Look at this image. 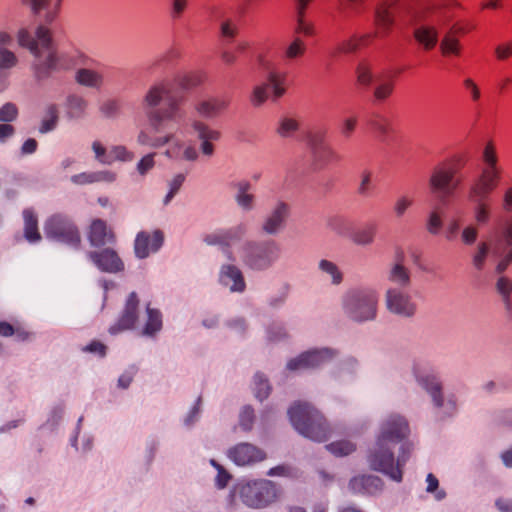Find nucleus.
I'll list each match as a JSON object with an SVG mask.
<instances>
[{
  "instance_id": "15",
  "label": "nucleus",
  "mask_w": 512,
  "mask_h": 512,
  "mask_svg": "<svg viewBox=\"0 0 512 512\" xmlns=\"http://www.w3.org/2000/svg\"><path fill=\"white\" fill-rule=\"evenodd\" d=\"M335 355L336 352L329 348L309 350L291 359L287 363V369L290 371H298L317 368L330 361Z\"/></svg>"
},
{
  "instance_id": "44",
  "label": "nucleus",
  "mask_w": 512,
  "mask_h": 512,
  "mask_svg": "<svg viewBox=\"0 0 512 512\" xmlns=\"http://www.w3.org/2000/svg\"><path fill=\"white\" fill-rule=\"evenodd\" d=\"M496 290L502 298L505 309L510 311L512 309V302L510 295L512 293V280L508 277L501 276L496 281Z\"/></svg>"
},
{
  "instance_id": "60",
  "label": "nucleus",
  "mask_w": 512,
  "mask_h": 512,
  "mask_svg": "<svg viewBox=\"0 0 512 512\" xmlns=\"http://www.w3.org/2000/svg\"><path fill=\"white\" fill-rule=\"evenodd\" d=\"M210 464L217 470V476L215 478L216 486L219 489L225 488L231 479V475L216 460L211 459Z\"/></svg>"
},
{
  "instance_id": "56",
  "label": "nucleus",
  "mask_w": 512,
  "mask_h": 512,
  "mask_svg": "<svg viewBox=\"0 0 512 512\" xmlns=\"http://www.w3.org/2000/svg\"><path fill=\"white\" fill-rule=\"evenodd\" d=\"M357 81L364 87H369L374 81V75L369 65L360 63L356 69Z\"/></svg>"
},
{
  "instance_id": "43",
  "label": "nucleus",
  "mask_w": 512,
  "mask_h": 512,
  "mask_svg": "<svg viewBox=\"0 0 512 512\" xmlns=\"http://www.w3.org/2000/svg\"><path fill=\"white\" fill-rule=\"evenodd\" d=\"M99 112L105 119H116L122 113V102L115 98L106 99L101 103Z\"/></svg>"
},
{
  "instance_id": "53",
  "label": "nucleus",
  "mask_w": 512,
  "mask_h": 512,
  "mask_svg": "<svg viewBox=\"0 0 512 512\" xmlns=\"http://www.w3.org/2000/svg\"><path fill=\"white\" fill-rule=\"evenodd\" d=\"M414 204L412 196L407 194L400 195L393 204V213L397 219L402 218L409 208Z\"/></svg>"
},
{
  "instance_id": "37",
  "label": "nucleus",
  "mask_w": 512,
  "mask_h": 512,
  "mask_svg": "<svg viewBox=\"0 0 512 512\" xmlns=\"http://www.w3.org/2000/svg\"><path fill=\"white\" fill-rule=\"evenodd\" d=\"M394 81L389 77H379L375 79V87L373 90L374 100L383 102L387 100L393 93Z\"/></svg>"
},
{
  "instance_id": "26",
  "label": "nucleus",
  "mask_w": 512,
  "mask_h": 512,
  "mask_svg": "<svg viewBox=\"0 0 512 512\" xmlns=\"http://www.w3.org/2000/svg\"><path fill=\"white\" fill-rule=\"evenodd\" d=\"M383 486L382 479L374 475L357 476L349 482V489L354 494L375 495L382 491Z\"/></svg>"
},
{
  "instance_id": "21",
  "label": "nucleus",
  "mask_w": 512,
  "mask_h": 512,
  "mask_svg": "<svg viewBox=\"0 0 512 512\" xmlns=\"http://www.w3.org/2000/svg\"><path fill=\"white\" fill-rule=\"evenodd\" d=\"M88 258L102 272L117 273L124 269V264L117 252L110 248L100 251H91Z\"/></svg>"
},
{
  "instance_id": "52",
  "label": "nucleus",
  "mask_w": 512,
  "mask_h": 512,
  "mask_svg": "<svg viewBox=\"0 0 512 512\" xmlns=\"http://www.w3.org/2000/svg\"><path fill=\"white\" fill-rule=\"evenodd\" d=\"M254 392L255 397L260 401L266 399L271 391L268 379L261 373H256L254 376Z\"/></svg>"
},
{
  "instance_id": "1",
  "label": "nucleus",
  "mask_w": 512,
  "mask_h": 512,
  "mask_svg": "<svg viewBox=\"0 0 512 512\" xmlns=\"http://www.w3.org/2000/svg\"><path fill=\"white\" fill-rule=\"evenodd\" d=\"M185 101V96L173 92L166 81L151 85L143 96L142 105L152 131L158 135L152 136L146 130H141L137 135V143L153 149L167 145L172 136L161 134L167 127L165 122L178 123L184 118L182 106Z\"/></svg>"
},
{
  "instance_id": "20",
  "label": "nucleus",
  "mask_w": 512,
  "mask_h": 512,
  "mask_svg": "<svg viewBox=\"0 0 512 512\" xmlns=\"http://www.w3.org/2000/svg\"><path fill=\"white\" fill-rule=\"evenodd\" d=\"M138 304L139 300L137 294L135 292H131L126 300L124 310L118 321L109 328V333L111 335H116L134 327L138 319Z\"/></svg>"
},
{
  "instance_id": "19",
  "label": "nucleus",
  "mask_w": 512,
  "mask_h": 512,
  "mask_svg": "<svg viewBox=\"0 0 512 512\" xmlns=\"http://www.w3.org/2000/svg\"><path fill=\"white\" fill-rule=\"evenodd\" d=\"M228 457L238 466H247L263 461L266 454L255 445L239 443L229 449Z\"/></svg>"
},
{
  "instance_id": "5",
  "label": "nucleus",
  "mask_w": 512,
  "mask_h": 512,
  "mask_svg": "<svg viewBox=\"0 0 512 512\" xmlns=\"http://www.w3.org/2000/svg\"><path fill=\"white\" fill-rule=\"evenodd\" d=\"M293 427L304 437L316 442L328 439L329 428L322 414L307 402H295L288 409Z\"/></svg>"
},
{
  "instance_id": "35",
  "label": "nucleus",
  "mask_w": 512,
  "mask_h": 512,
  "mask_svg": "<svg viewBox=\"0 0 512 512\" xmlns=\"http://www.w3.org/2000/svg\"><path fill=\"white\" fill-rule=\"evenodd\" d=\"M299 129L300 123L296 117L283 115L279 118L275 131L281 138H292Z\"/></svg>"
},
{
  "instance_id": "57",
  "label": "nucleus",
  "mask_w": 512,
  "mask_h": 512,
  "mask_svg": "<svg viewBox=\"0 0 512 512\" xmlns=\"http://www.w3.org/2000/svg\"><path fill=\"white\" fill-rule=\"evenodd\" d=\"M203 76L199 73L185 74L177 79V84L184 90L192 89L202 83Z\"/></svg>"
},
{
  "instance_id": "58",
  "label": "nucleus",
  "mask_w": 512,
  "mask_h": 512,
  "mask_svg": "<svg viewBox=\"0 0 512 512\" xmlns=\"http://www.w3.org/2000/svg\"><path fill=\"white\" fill-rule=\"evenodd\" d=\"M269 97L268 84H260L254 87L250 101L253 106H261Z\"/></svg>"
},
{
  "instance_id": "29",
  "label": "nucleus",
  "mask_w": 512,
  "mask_h": 512,
  "mask_svg": "<svg viewBox=\"0 0 512 512\" xmlns=\"http://www.w3.org/2000/svg\"><path fill=\"white\" fill-rule=\"evenodd\" d=\"M229 106V100L223 97H210L199 101L195 110L204 118H215L225 111Z\"/></svg>"
},
{
  "instance_id": "22",
  "label": "nucleus",
  "mask_w": 512,
  "mask_h": 512,
  "mask_svg": "<svg viewBox=\"0 0 512 512\" xmlns=\"http://www.w3.org/2000/svg\"><path fill=\"white\" fill-rule=\"evenodd\" d=\"M443 30V37L440 41V51L443 56H459L461 53V43L459 36L464 34V28L457 23L447 22Z\"/></svg>"
},
{
  "instance_id": "50",
  "label": "nucleus",
  "mask_w": 512,
  "mask_h": 512,
  "mask_svg": "<svg viewBox=\"0 0 512 512\" xmlns=\"http://www.w3.org/2000/svg\"><path fill=\"white\" fill-rule=\"evenodd\" d=\"M325 448L335 456H347L356 450V445L348 440L332 442Z\"/></svg>"
},
{
  "instance_id": "55",
  "label": "nucleus",
  "mask_w": 512,
  "mask_h": 512,
  "mask_svg": "<svg viewBox=\"0 0 512 512\" xmlns=\"http://www.w3.org/2000/svg\"><path fill=\"white\" fill-rule=\"evenodd\" d=\"M443 226L441 213L438 209H433L429 212L426 221V230L431 235H438Z\"/></svg>"
},
{
  "instance_id": "8",
  "label": "nucleus",
  "mask_w": 512,
  "mask_h": 512,
  "mask_svg": "<svg viewBox=\"0 0 512 512\" xmlns=\"http://www.w3.org/2000/svg\"><path fill=\"white\" fill-rule=\"evenodd\" d=\"M44 233L50 240L79 248L81 235L78 227L70 217L64 214H54L44 223Z\"/></svg>"
},
{
  "instance_id": "31",
  "label": "nucleus",
  "mask_w": 512,
  "mask_h": 512,
  "mask_svg": "<svg viewBox=\"0 0 512 512\" xmlns=\"http://www.w3.org/2000/svg\"><path fill=\"white\" fill-rule=\"evenodd\" d=\"M387 279L389 282L397 285L396 288L405 289L411 285V272L402 263V259L393 263L388 272Z\"/></svg>"
},
{
  "instance_id": "41",
  "label": "nucleus",
  "mask_w": 512,
  "mask_h": 512,
  "mask_svg": "<svg viewBox=\"0 0 512 512\" xmlns=\"http://www.w3.org/2000/svg\"><path fill=\"white\" fill-rule=\"evenodd\" d=\"M67 113L70 118H81L88 107V102L82 96L70 95L67 97Z\"/></svg>"
},
{
  "instance_id": "14",
  "label": "nucleus",
  "mask_w": 512,
  "mask_h": 512,
  "mask_svg": "<svg viewBox=\"0 0 512 512\" xmlns=\"http://www.w3.org/2000/svg\"><path fill=\"white\" fill-rule=\"evenodd\" d=\"M248 226L241 222L229 228H223L206 235L204 241L208 245H219L225 248L229 260H234V256L229 248L240 242L247 234Z\"/></svg>"
},
{
  "instance_id": "3",
  "label": "nucleus",
  "mask_w": 512,
  "mask_h": 512,
  "mask_svg": "<svg viewBox=\"0 0 512 512\" xmlns=\"http://www.w3.org/2000/svg\"><path fill=\"white\" fill-rule=\"evenodd\" d=\"M18 42L20 46L28 48L34 56L32 70L38 81L46 80L54 72L66 67L65 56L58 52L51 31L45 24H40L37 27L35 36L25 30H20Z\"/></svg>"
},
{
  "instance_id": "64",
  "label": "nucleus",
  "mask_w": 512,
  "mask_h": 512,
  "mask_svg": "<svg viewBox=\"0 0 512 512\" xmlns=\"http://www.w3.org/2000/svg\"><path fill=\"white\" fill-rule=\"evenodd\" d=\"M357 125H358L357 116H350V117L343 119L341 126H340V134L345 139H350L352 134L356 130Z\"/></svg>"
},
{
  "instance_id": "49",
  "label": "nucleus",
  "mask_w": 512,
  "mask_h": 512,
  "mask_svg": "<svg viewBox=\"0 0 512 512\" xmlns=\"http://www.w3.org/2000/svg\"><path fill=\"white\" fill-rule=\"evenodd\" d=\"M327 130L325 128L314 129L307 135L310 151L329 145L327 142Z\"/></svg>"
},
{
  "instance_id": "48",
  "label": "nucleus",
  "mask_w": 512,
  "mask_h": 512,
  "mask_svg": "<svg viewBox=\"0 0 512 512\" xmlns=\"http://www.w3.org/2000/svg\"><path fill=\"white\" fill-rule=\"evenodd\" d=\"M193 130L197 133L198 138L203 140H219L221 133L217 130L211 129L207 124L200 120H195L192 123Z\"/></svg>"
},
{
  "instance_id": "45",
  "label": "nucleus",
  "mask_w": 512,
  "mask_h": 512,
  "mask_svg": "<svg viewBox=\"0 0 512 512\" xmlns=\"http://www.w3.org/2000/svg\"><path fill=\"white\" fill-rule=\"evenodd\" d=\"M306 52L305 42L295 37L284 49L283 56L286 60L292 61L301 58Z\"/></svg>"
},
{
  "instance_id": "47",
  "label": "nucleus",
  "mask_w": 512,
  "mask_h": 512,
  "mask_svg": "<svg viewBox=\"0 0 512 512\" xmlns=\"http://www.w3.org/2000/svg\"><path fill=\"white\" fill-rule=\"evenodd\" d=\"M505 243L509 248L508 253L498 262L496 272L503 273L507 267L512 263V222L509 223L504 232Z\"/></svg>"
},
{
  "instance_id": "25",
  "label": "nucleus",
  "mask_w": 512,
  "mask_h": 512,
  "mask_svg": "<svg viewBox=\"0 0 512 512\" xmlns=\"http://www.w3.org/2000/svg\"><path fill=\"white\" fill-rule=\"evenodd\" d=\"M219 282L227 287L230 292L242 293L246 289L243 273L234 264H224L220 267Z\"/></svg>"
},
{
  "instance_id": "30",
  "label": "nucleus",
  "mask_w": 512,
  "mask_h": 512,
  "mask_svg": "<svg viewBox=\"0 0 512 512\" xmlns=\"http://www.w3.org/2000/svg\"><path fill=\"white\" fill-rule=\"evenodd\" d=\"M311 157L315 169H323L341 160L340 154L330 144L312 151Z\"/></svg>"
},
{
  "instance_id": "36",
  "label": "nucleus",
  "mask_w": 512,
  "mask_h": 512,
  "mask_svg": "<svg viewBox=\"0 0 512 512\" xmlns=\"http://www.w3.org/2000/svg\"><path fill=\"white\" fill-rule=\"evenodd\" d=\"M489 253L490 244L488 242L481 241L477 244L471 253V264L476 271L481 272L485 269Z\"/></svg>"
},
{
  "instance_id": "54",
  "label": "nucleus",
  "mask_w": 512,
  "mask_h": 512,
  "mask_svg": "<svg viewBox=\"0 0 512 512\" xmlns=\"http://www.w3.org/2000/svg\"><path fill=\"white\" fill-rule=\"evenodd\" d=\"M9 336H14L18 341H26L29 339L30 333L21 326H13L8 322L2 321V337Z\"/></svg>"
},
{
  "instance_id": "2",
  "label": "nucleus",
  "mask_w": 512,
  "mask_h": 512,
  "mask_svg": "<svg viewBox=\"0 0 512 512\" xmlns=\"http://www.w3.org/2000/svg\"><path fill=\"white\" fill-rule=\"evenodd\" d=\"M409 432L408 422L403 416L398 414L388 416L381 423L374 447L368 452L367 462L370 469L381 472L396 482H401L402 469L408 461L413 447L407 442L401 444L396 460L393 448L407 438Z\"/></svg>"
},
{
  "instance_id": "34",
  "label": "nucleus",
  "mask_w": 512,
  "mask_h": 512,
  "mask_svg": "<svg viewBox=\"0 0 512 512\" xmlns=\"http://www.w3.org/2000/svg\"><path fill=\"white\" fill-rule=\"evenodd\" d=\"M75 80L78 84L88 88L99 89L103 84L102 74L88 68L78 69L75 74Z\"/></svg>"
},
{
  "instance_id": "18",
  "label": "nucleus",
  "mask_w": 512,
  "mask_h": 512,
  "mask_svg": "<svg viewBox=\"0 0 512 512\" xmlns=\"http://www.w3.org/2000/svg\"><path fill=\"white\" fill-rule=\"evenodd\" d=\"M164 243V234L156 229L152 233L140 231L134 241V252L137 258H147L151 253H156Z\"/></svg>"
},
{
  "instance_id": "27",
  "label": "nucleus",
  "mask_w": 512,
  "mask_h": 512,
  "mask_svg": "<svg viewBox=\"0 0 512 512\" xmlns=\"http://www.w3.org/2000/svg\"><path fill=\"white\" fill-rule=\"evenodd\" d=\"M236 189L234 200L237 206L244 212H250L256 207V195L251 192L252 184L250 181L242 179L233 184Z\"/></svg>"
},
{
  "instance_id": "12",
  "label": "nucleus",
  "mask_w": 512,
  "mask_h": 512,
  "mask_svg": "<svg viewBox=\"0 0 512 512\" xmlns=\"http://www.w3.org/2000/svg\"><path fill=\"white\" fill-rule=\"evenodd\" d=\"M413 372L418 385L429 394L436 408L441 409L446 406L448 414H452L456 411V401L453 397L448 398L445 403L442 393V383L435 374H421L416 368H414Z\"/></svg>"
},
{
  "instance_id": "63",
  "label": "nucleus",
  "mask_w": 512,
  "mask_h": 512,
  "mask_svg": "<svg viewBox=\"0 0 512 512\" xmlns=\"http://www.w3.org/2000/svg\"><path fill=\"white\" fill-rule=\"evenodd\" d=\"M92 150L95 154V159L105 165H110L113 163V159L107 153V149L101 144L99 141H94L92 143Z\"/></svg>"
},
{
  "instance_id": "38",
  "label": "nucleus",
  "mask_w": 512,
  "mask_h": 512,
  "mask_svg": "<svg viewBox=\"0 0 512 512\" xmlns=\"http://www.w3.org/2000/svg\"><path fill=\"white\" fill-rule=\"evenodd\" d=\"M327 227L338 235L346 237H350L353 230L352 222L340 215L330 216L327 219Z\"/></svg>"
},
{
  "instance_id": "62",
  "label": "nucleus",
  "mask_w": 512,
  "mask_h": 512,
  "mask_svg": "<svg viewBox=\"0 0 512 512\" xmlns=\"http://www.w3.org/2000/svg\"><path fill=\"white\" fill-rule=\"evenodd\" d=\"M254 410L250 406H245L240 412L239 425L244 431H250L254 423Z\"/></svg>"
},
{
  "instance_id": "61",
  "label": "nucleus",
  "mask_w": 512,
  "mask_h": 512,
  "mask_svg": "<svg viewBox=\"0 0 512 512\" xmlns=\"http://www.w3.org/2000/svg\"><path fill=\"white\" fill-rule=\"evenodd\" d=\"M478 238V228L475 225L469 224L465 226L460 233V239L463 245L471 246Z\"/></svg>"
},
{
  "instance_id": "10",
  "label": "nucleus",
  "mask_w": 512,
  "mask_h": 512,
  "mask_svg": "<svg viewBox=\"0 0 512 512\" xmlns=\"http://www.w3.org/2000/svg\"><path fill=\"white\" fill-rule=\"evenodd\" d=\"M452 15L445 9H436L430 18L414 29L415 39L426 49H433L438 42L439 29H444L447 22H450Z\"/></svg>"
},
{
  "instance_id": "24",
  "label": "nucleus",
  "mask_w": 512,
  "mask_h": 512,
  "mask_svg": "<svg viewBox=\"0 0 512 512\" xmlns=\"http://www.w3.org/2000/svg\"><path fill=\"white\" fill-rule=\"evenodd\" d=\"M164 135H171L172 140L169 141L167 149L164 155L171 160H185L194 162L198 159V152L192 145H185V143L176 137L172 131H167Z\"/></svg>"
},
{
  "instance_id": "33",
  "label": "nucleus",
  "mask_w": 512,
  "mask_h": 512,
  "mask_svg": "<svg viewBox=\"0 0 512 512\" xmlns=\"http://www.w3.org/2000/svg\"><path fill=\"white\" fill-rule=\"evenodd\" d=\"M24 237L29 243H37L41 240L38 229V219L35 212L28 208L23 211Z\"/></svg>"
},
{
  "instance_id": "9",
  "label": "nucleus",
  "mask_w": 512,
  "mask_h": 512,
  "mask_svg": "<svg viewBox=\"0 0 512 512\" xmlns=\"http://www.w3.org/2000/svg\"><path fill=\"white\" fill-rule=\"evenodd\" d=\"M238 495L246 506L262 508L276 499L277 490L272 481L258 480L239 485Z\"/></svg>"
},
{
  "instance_id": "23",
  "label": "nucleus",
  "mask_w": 512,
  "mask_h": 512,
  "mask_svg": "<svg viewBox=\"0 0 512 512\" xmlns=\"http://www.w3.org/2000/svg\"><path fill=\"white\" fill-rule=\"evenodd\" d=\"M398 10L397 0H386L377 6L375 10V24L379 29V35L386 36L390 32Z\"/></svg>"
},
{
  "instance_id": "32",
  "label": "nucleus",
  "mask_w": 512,
  "mask_h": 512,
  "mask_svg": "<svg viewBox=\"0 0 512 512\" xmlns=\"http://www.w3.org/2000/svg\"><path fill=\"white\" fill-rule=\"evenodd\" d=\"M377 234V225L373 222L364 224L358 229H353L350 239L360 246H368L374 243Z\"/></svg>"
},
{
  "instance_id": "16",
  "label": "nucleus",
  "mask_w": 512,
  "mask_h": 512,
  "mask_svg": "<svg viewBox=\"0 0 512 512\" xmlns=\"http://www.w3.org/2000/svg\"><path fill=\"white\" fill-rule=\"evenodd\" d=\"M496 188L488 186L481 187L480 185L470 184L468 188V198L474 203V218L475 221L482 225L488 222L490 217V207L487 203L489 196Z\"/></svg>"
},
{
  "instance_id": "6",
  "label": "nucleus",
  "mask_w": 512,
  "mask_h": 512,
  "mask_svg": "<svg viewBox=\"0 0 512 512\" xmlns=\"http://www.w3.org/2000/svg\"><path fill=\"white\" fill-rule=\"evenodd\" d=\"M378 292L370 287H358L348 290L342 297V309L350 320L363 323L377 317Z\"/></svg>"
},
{
  "instance_id": "46",
  "label": "nucleus",
  "mask_w": 512,
  "mask_h": 512,
  "mask_svg": "<svg viewBox=\"0 0 512 512\" xmlns=\"http://www.w3.org/2000/svg\"><path fill=\"white\" fill-rule=\"evenodd\" d=\"M318 269L328 276H330L331 283L334 285H339L343 280L342 272L339 270L338 266L329 260L322 259L318 263Z\"/></svg>"
},
{
  "instance_id": "40",
  "label": "nucleus",
  "mask_w": 512,
  "mask_h": 512,
  "mask_svg": "<svg viewBox=\"0 0 512 512\" xmlns=\"http://www.w3.org/2000/svg\"><path fill=\"white\" fill-rule=\"evenodd\" d=\"M58 107L55 104H49L44 111V116L39 127L41 134H46L53 131L58 123Z\"/></svg>"
},
{
  "instance_id": "39",
  "label": "nucleus",
  "mask_w": 512,
  "mask_h": 512,
  "mask_svg": "<svg viewBox=\"0 0 512 512\" xmlns=\"http://www.w3.org/2000/svg\"><path fill=\"white\" fill-rule=\"evenodd\" d=\"M286 76L276 72H270L267 76L268 90H272V100L276 101L282 97L285 92Z\"/></svg>"
},
{
  "instance_id": "28",
  "label": "nucleus",
  "mask_w": 512,
  "mask_h": 512,
  "mask_svg": "<svg viewBox=\"0 0 512 512\" xmlns=\"http://www.w3.org/2000/svg\"><path fill=\"white\" fill-rule=\"evenodd\" d=\"M88 240L91 246L102 247L106 244L113 243L115 236L112 230L108 229L104 220L95 219L90 225Z\"/></svg>"
},
{
  "instance_id": "7",
  "label": "nucleus",
  "mask_w": 512,
  "mask_h": 512,
  "mask_svg": "<svg viewBox=\"0 0 512 512\" xmlns=\"http://www.w3.org/2000/svg\"><path fill=\"white\" fill-rule=\"evenodd\" d=\"M281 248L272 240L246 241L240 250L243 264L253 271H266L280 258Z\"/></svg>"
},
{
  "instance_id": "11",
  "label": "nucleus",
  "mask_w": 512,
  "mask_h": 512,
  "mask_svg": "<svg viewBox=\"0 0 512 512\" xmlns=\"http://www.w3.org/2000/svg\"><path fill=\"white\" fill-rule=\"evenodd\" d=\"M481 159L483 167L471 184L480 185L484 188L486 186L488 188H497L501 179L502 169L499 166L498 154L493 142L486 143L482 150Z\"/></svg>"
},
{
  "instance_id": "17",
  "label": "nucleus",
  "mask_w": 512,
  "mask_h": 512,
  "mask_svg": "<svg viewBox=\"0 0 512 512\" xmlns=\"http://www.w3.org/2000/svg\"><path fill=\"white\" fill-rule=\"evenodd\" d=\"M290 216V206L284 201H277L265 216L261 231L267 235H277L286 226Z\"/></svg>"
},
{
  "instance_id": "13",
  "label": "nucleus",
  "mask_w": 512,
  "mask_h": 512,
  "mask_svg": "<svg viewBox=\"0 0 512 512\" xmlns=\"http://www.w3.org/2000/svg\"><path fill=\"white\" fill-rule=\"evenodd\" d=\"M387 310L402 318H412L417 312V304L404 289L388 288L385 292Z\"/></svg>"
},
{
  "instance_id": "59",
  "label": "nucleus",
  "mask_w": 512,
  "mask_h": 512,
  "mask_svg": "<svg viewBox=\"0 0 512 512\" xmlns=\"http://www.w3.org/2000/svg\"><path fill=\"white\" fill-rule=\"evenodd\" d=\"M109 156L115 161L130 162L134 159L133 152L129 151L123 145H115L111 147Z\"/></svg>"
},
{
  "instance_id": "4",
  "label": "nucleus",
  "mask_w": 512,
  "mask_h": 512,
  "mask_svg": "<svg viewBox=\"0 0 512 512\" xmlns=\"http://www.w3.org/2000/svg\"><path fill=\"white\" fill-rule=\"evenodd\" d=\"M466 162L463 155L455 154L433 167L428 179V187L431 194L440 202L444 203L453 197L462 186L463 179L459 172Z\"/></svg>"
},
{
  "instance_id": "42",
  "label": "nucleus",
  "mask_w": 512,
  "mask_h": 512,
  "mask_svg": "<svg viewBox=\"0 0 512 512\" xmlns=\"http://www.w3.org/2000/svg\"><path fill=\"white\" fill-rule=\"evenodd\" d=\"M147 322L143 329V334L152 336L162 328V315L159 310L151 308L149 305L146 308Z\"/></svg>"
},
{
  "instance_id": "51",
  "label": "nucleus",
  "mask_w": 512,
  "mask_h": 512,
  "mask_svg": "<svg viewBox=\"0 0 512 512\" xmlns=\"http://www.w3.org/2000/svg\"><path fill=\"white\" fill-rule=\"evenodd\" d=\"M370 126L377 133L379 140L385 142L391 131L389 120L378 115L370 121Z\"/></svg>"
}]
</instances>
